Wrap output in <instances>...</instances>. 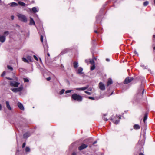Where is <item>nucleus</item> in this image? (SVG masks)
<instances>
[{"label": "nucleus", "instance_id": "1", "mask_svg": "<svg viewBox=\"0 0 155 155\" xmlns=\"http://www.w3.org/2000/svg\"><path fill=\"white\" fill-rule=\"evenodd\" d=\"M72 99L78 102H81L83 99L82 97L76 93L73 94L71 96Z\"/></svg>", "mask_w": 155, "mask_h": 155}, {"label": "nucleus", "instance_id": "2", "mask_svg": "<svg viewBox=\"0 0 155 155\" xmlns=\"http://www.w3.org/2000/svg\"><path fill=\"white\" fill-rule=\"evenodd\" d=\"M17 15L21 21L24 22H26L27 21V18L25 15L18 13H17Z\"/></svg>", "mask_w": 155, "mask_h": 155}, {"label": "nucleus", "instance_id": "3", "mask_svg": "<svg viewBox=\"0 0 155 155\" xmlns=\"http://www.w3.org/2000/svg\"><path fill=\"white\" fill-rule=\"evenodd\" d=\"M10 84L12 87H17L20 84V83L15 81H10L9 82Z\"/></svg>", "mask_w": 155, "mask_h": 155}, {"label": "nucleus", "instance_id": "4", "mask_svg": "<svg viewBox=\"0 0 155 155\" xmlns=\"http://www.w3.org/2000/svg\"><path fill=\"white\" fill-rule=\"evenodd\" d=\"M133 80V78L130 77H128L126 78L124 81L125 84H128L131 82Z\"/></svg>", "mask_w": 155, "mask_h": 155}, {"label": "nucleus", "instance_id": "5", "mask_svg": "<svg viewBox=\"0 0 155 155\" xmlns=\"http://www.w3.org/2000/svg\"><path fill=\"white\" fill-rule=\"evenodd\" d=\"M6 40L5 36L0 35V42L3 43L5 42Z\"/></svg>", "mask_w": 155, "mask_h": 155}, {"label": "nucleus", "instance_id": "6", "mask_svg": "<svg viewBox=\"0 0 155 155\" xmlns=\"http://www.w3.org/2000/svg\"><path fill=\"white\" fill-rule=\"evenodd\" d=\"M88 147V145L87 144H83L80 146L78 147V149L79 150H81L87 148Z\"/></svg>", "mask_w": 155, "mask_h": 155}, {"label": "nucleus", "instance_id": "7", "mask_svg": "<svg viewBox=\"0 0 155 155\" xmlns=\"http://www.w3.org/2000/svg\"><path fill=\"white\" fill-rule=\"evenodd\" d=\"M99 86L100 89L101 90H104L105 89V87L104 84L101 82H100L99 83Z\"/></svg>", "mask_w": 155, "mask_h": 155}, {"label": "nucleus", "instance_id": "8", "mask_svg": "<svg viewBox=\"0 0 155 155\" xmlns=\"http://www.w3.org/2000/svg\"><path fill=\"white\" fill-rule=\"evenodd\" d=\"M18 106V107L21 110H24V108L23 104L21 103L18 102L17 104Z\"/></svg>", "mask_w": 155, "mask_h": 155}, {"label": "nucleus", "instance_id": "9", "mask_svg": "<svg viewBox=\"0 0 155 155\" xmlns=\"http://www.w3.org/2000/svg\"><path fill=\"white\" fill-rule=\"evenodd\" d=\"M88 87V86H86L85 87H83L81 88H76L75 89L77 90H83L84 91L86 89H87Z\"/></svg>", "mask_w": 155, "mask_h": 155}, {"label": "nucleus", "instance_id": "10", "mask_svg": "<svg viewBox=\"0 0 155 155\" xmlns=\"http://www.w3.org/2000/svg\"><path fill=\"white\" fill-rule=\"evenodd\" d=\"M30 25H35V23L33 19L31 17H30Z\"/></svg>", "mask_w": 155, "mask_h": 155}, {"label": "nucleus", "instance_id": "11", "mask_svg": "<svg viewBox=\"0 0 155 155\" xmlns=\"http://www.w3.org/2000/svg\"><path fill=\"white\" fill-rule=\"evenodd\" d=\"M32 11L34 13H36L38 11L39 9L38 8L35 7L32 8Z\"/></svg>", "mask_w": 155, "mask_h": 155}, {"label": "nucleus", "instance_id": "12", "mask_svg": "<svg viewBox=\"0 0 155 155\" xmlns=\"http://www.w3.org/2000/svg\"><path fill=\"white\" fill-rule=\"evenodd\" d=\"M6 105L7 108L9 110H12L11 107L10 106L9 104V102L8 101H6Z\"/></svg>", "mask_w": 155, "mask_h": 155}, {"label": "nucleus", "instance_id": "13", "mask_svg": "<svg viewBox=\"0 0 155 155\" xmlns=\"http://www.w3.org/2000/svg\"><path fill=\"white\" fill-rule=\"evenodd\" d=\"M30 135V134L28 132H27L24 134L23 138H28Z\"/></svg>", "mask_w": 155, "mask_h": 155}, {"label": "nucleus", "instance_id": "14", "mask_svg": "<svg viewBox=\"0 0 155 155\" xmlns=\"http://www.w3.org/2000/svg\"><path fill=\"white\" fill-rule=\"evenodd\" d=\"M83 70V69L81 67H79L78 69V73L80 74H82V71Z\"/></svg>", "mask_w": 155, "mask_h": 155}, {"label": "nucleus", "instance_id": "15", "mask_svg": "<svg viewBox=\"0 0 155 155\" xmlns=\"http://www.w3.org/2000/svg\"><path fill=\"white\" fill-rule=\"evenodd\" d=\"M73 66L75 68H77L78 66V63L76 61L74 62L73 63Z\"/></svg>", "mask_w": 155, "mask_h": 155}, {"label": "nucleus", "instance_id": "16", "mask_svg": "<svg viewBox=\"0 0 155 155\" xmlns=\"http://www.w3.org/2000/svg\"><path fill=\"white\" fill-rule=\"evenodd\" d=\"M23 86L22 85H21L19 87L17 88L18 91H21L23 90Z\"/></svg>", "mask_w": 155, "mask_h": 155}, {"label": "nucleus", "instance_id": "17", "mask_svg": "<svg viewBox=\"0 0 155 155\" xmlns=\"http://www.w3.org/2000/svg\"><path fill=\"white\" fill-rule=\"evenodd\" d=\"M18 3L20 5L22 6H25L26 5L25 3L21 1L18 2Z\"/></svg>", "mask_w": 155, "mask_h": 155}, {"label": "nucleus", "instance_id": "18", "mask_svg": "<svg viewBox=\"0 0 155 155\" xmlns=\"http://www.w3.org/2000/svg\"><path fill=\"white\" fill-rule=\"evenodd\" d=\"M113 122L115 124H118L119 120H116L114 118H113L112 119Z\"/></svg>", "mask_w": 155, "mask_h": 155}, {"label": "nucleus", "instance_id": "19", "mask_svg": "<svg viewBox=\"0 0 155 155\" xmlns=\"http://www.w3.org/2000/svg\"><path fill=\"white\" fill-rule=\"evenodd\" d=\"M134 128L135 129H140V126L138 124H135L134 126Z\"/></svg>", "mask_w": 155, "mask_h": 155}, {"label": "nucleus", "instance_id": "20", "mask_svg": "<svg viewBox=\"0 0 155 155\" xmlns=\"http://www.w3.org/2000/svg\"><path fill=\"white\" fill-rule=\"evenodd\" d=\"M68 51V49H66L63 50L61 53V55L63 54L66 53H67Z\"/></svg>", "mask_w": 155, "mask_h": 155}, {"label": "nucleus", "instance_id": "21", "mask_svg": "<svg viewBox=\"0 0 155 155\" xmlns=\"http://www.w3.org/2000/svg\"><path fill=\"white\" fill-rule=\"evenodd\" d=\"M112 83V80L111 79H109L107 82V85L108 86L111 84Z\"/></svg>", "mask_w": 155, "mask_h": 155}, {"label": "nucleus", "instance_id": "22", "mask_svg": "<svg viewBox=\"0 0 155 155\" xmlns=\"http://www.w3.org/2000/svg\"><path fill=\"white\" fill-rule=\"evenodd\" d=\"M27 59L30 62H32L33 61V59L32 57L30 56H28L27 57Z\"/></svg>", "mask_w": 155, "mask_h": 155}, {"label": "nucleus", "instance_id": "23", "mask_svg": "<svg viewBox=\"0 0 155 155\" xmlns=\"http://www.w3.org/2000/svg\"><path fill=\"white\" fill-rule=\"evenodd\" d=\"M18 5L17 3L13 2L11 3V6L12 7L17 6Z\"/></svg>", "mask_w": 155, "mask_h": 155}, {"label": "nucleus", "instance_id": "24", "mask_svg": "<svg viewBox=\"0 0 155 155\" xmlns=\"http://www.w3.org/2000/svg\"><path fill=\"white\" fill-rule=\"evenodd\" d=\"M11 90L12 91L14 92H18V90L17 88H12Z\"/></svg>", "mask_w": 155, "mask_h": 155}, {"label": "nucleus", "instance_id": "25", "mask_svg": "<svg viewBox=\"0 0 155 155\" xmlns=\"http://www.w3.org/2000/svg\"><path fill=\"white\" fill-rule=\"evenodd\" d=\"M147 114H145L144 117L143 119V121L144 123H145L146 120L147 119Z\"/></svg>", "mask_w": 155, "mask_h": 155}, {"label": "nucleus", "instance_id": "26", "mask_svg": "<svg viewBox=\"0 0 155 155\" xmlns=\"http://www.w3.org/2000/svg\"><path fill=\"white\" fill-rule=\"evenodd\" d=\"M22 60L23 61H24L26 63H28V60H27L25 58H22Z\"/></svg>", "mask_w": 155, "mask_h": 155}, {"label": "nucleus", "instance_id": "27", "mask_svg": "<svg viewBox=\"0 0 155 155\" xmlns=\"http://www.w3.org/2000/svg\"><path fill=\"white\" fill-rule=\"evenodd\" d=\"M90 63L92 65L94 64V61L93 59L89 61Z\"/></svg>", "mask_w": 155, "mask_h": 155}, {"label": "nucleus", "instance_id": "28", "mask_svg": "<svg viewBox=\"0 0 155 155\" xmlns=\"http://www.w3.org/2000/svg\"><path fill=\"white\" fill-rule=\"evenodd\" d=\"M30 149L28 147H26L25 148V151L26 152L30 151Z\"/></svg>", "mask_w": 155, "mask_h": 155}, {"label": "nucleus", "instance_id": "29", "mask_svg": "<svg viewBox=\"0 0 155 155\" xmlns=\"http://www.w3.org/2000/svg\"><path fill=\"white\" fill-rule=\"evenodd\" d=\"M7 68L8 69L10 70L11 71H12L13 70V68L10 66L8 65L7 66Z\"/></svg>", "mask_w": 155, "mask_h": 155}, {"label": "nucleus", "instance_id": "30", "mask_svg": "<svg viewBox=\"0 0 155 155\" xmlns=\"http://www.w3.org/2000/svg\"><path fill=\"white\" fill-rule=\"evenodd\" d=\"M65 91V90L64 89L61 90L60 92V94H63Z\"/></svg>", "mask_w": 155, "mask_h": 155}, {"label": "nucleus", "instance_id": "31", "mask_svg": "<svg viewBox=\"0 0 155 155\" xmlns=\"http://www.w3.org/2000/svg\"><path fill=\"white\" fill-rule=\"evenodd\" d=\"M149 4V2L148 1L145 2L143 3V5L144 6H147Z\"/></svg>", "mask_w": 155, "mask_h": 155}, {"label": "nucleus", "instance_id": "32", "mask_svg": "<svg viewBox=\"0 0 155 155\" xmlns=\"http://www.w3.org/2000/svg\"><path fill=\"white\" fill-rule=\"evenodd\" d=\"M9 34V32L8 31H6L4 32V36H6L8 35Z\"/></svg>", "mask_w": 155, "mask_h": 155}, {"label": "nucleus", "instance_id": "33", "mask_svg": "<svg viewBox=\"0 0 155 155\" xmlns=\"http://www.w3.org/2000/svg\"><path fill=\"white\" fill-rule=\"evenodd\" d=\"M95 68V66L94 64L93 65V66H91V70H94Z\"/></svg>", "mask_w": 155, "mask_h": 155}, {"label": "nucleus", "instance_id": "34", "mask_svg": "<svg viewBox=\"0 0 155 155\" xmlns=\"http://www.w3.org/2000/svg\"><path fill=\"white\" fill-rule=\"evenodd\" d=\"M24 80L25 82H28L29 81V80L28 78H24Z\"/></svg>", "mask_w": 155, "mask_h": 155}, {"label": "nucleus", "instance_id": "35", "mask_svg": "<svg viewBox=\"0 0 155 155\" xmlns=\"http://www.w3.org/2000/svg\"><path fill=\"white\" fill-rule=\"evenodd\" d=\"M43 37L42 35H41V37H40V40H41V42H43Z\"/></svg>", "mask_w": 155, "mask_h": 155}, {"label": "nucleus", "instance_id": "36", "mask_svg": "<svg viewBox=\"0 0 155 155\" xmlns=\"http://www.w3.org/2000/svg\"><path fill=\"white\" fill-rule=\"evenodd\" d=\"M72 91V90H67L65 91V93L67 94L68 93H70V92H71Z\"/></svg>", "mask_w": 155, "mask_h": 155}, {"label": "nucleus", "instance_id": "37", "mask_svg": "<svg viewBox=\"0 0 155 155\" xmlns=\"http://www.w3.org/2000/svg\"><path fill=\"white\" fill-rule=\"evenodd\" d=\"M144 89H142L140 91H139V92L140 93L141 92H142V94L143 95L144 92Z\"/></svg>", "mask_w": 155, "mask_h": 155}, {"label": "nucleus", "instance_id": "38", "mask_svg": "<svg viewBox=\"0 0 155 155\" xmlns=\"http://www.w3.org/2000/svg\"><path fill=\"white\" fill-rule=\"evenodd\" d=\"M84 92L85 93H86V94H87L88 95H91V93L87 91H84Z\"/></svg>", "mask_w": 155, "mask_h": 155}, {"label": "nucleus", "instance_id": "39", "mask_svg": "<svg viewBox=\"0 0 155 155\" xmlns=\"http://www.w3.org/2000/svg\"><path fill=\"white\" fill-rule=\"evenodd\" d=\"M34 58L35 59V60H37V61H38V58H37V57L35 55H34Z\"/></svg>", "mask_w": 155, "mask_h": 155}, {"label": "nucleus", "instance_id": "40", "mask_svg": "<svg viewBox=\"0 0 155 155\" xmlns=\"http://www.w3.org/2000/svg\"><path fill=\"white\" fill-rule=\"evenodd\" d=\"M5 74V71H4L1 74V76H4Z\"/></svg>", "mask_w": 155, "mask_h": 155}, {"label": "nucleus", "instance_id": "41", "mask_svg": "<svg viewBox=\"0 0 155 155\" xmlns=\"http://www.w3.org/2000/svg\"><path fill=\"white\" fill-rule=\"evenodd\" d=\"M72 155H77V153L75 152H74L72 153Z\"/></svg>", "mask_w": 155, "mask_h": 155}, {"label": "nucleus", "instance_id": "42", "mask_svg": "<svg viewBox=\"0 0 155 155\" xmlns=\"http://www.w3.org/2000/svg\"><path fill=\"white\" fill-rule=\"evenodd\" d=\"M25 145H26L25 143H23V145H22V147L23 148L24 147H25Z\"/></svg>", "mask_w": 155, "mask_h": 155}, {"label": "nucleus", "instance_id": "43", "mask_svg": "<svg viewBox=\"0 0 155 155\" xmlns=\"http://www.w3.org/2000/svg\"><path fill=\"white\" fill-rule=\"evenodd\" d=\"M89 98L90 99L94 100V98L92 97H89Z\"/></svg>", "mask_w": 155, "mask_h": 155}, {"label": "nucleus", "instance_id": "44", "mask_svg": "<svg viewBox=\"0 0 155 155\" xmlns=\"http://www.w3.org/2000/svg\"><path fill=\"white\" fill-rule=\"evenodd\" d=\"M14 16H13V15H12V16H11V19H12V20H14Z\"/></svg>", "mask_w": 155, "mask_h": 155}, {"label": "nucleus", "instance_id": "45", "mask_svg": "<svg viewBox=\"0 0 155 155\" xmlns=\"http://www.w3.org/2000/svg\"><path fill=\"white\" fill-rule=\"evenodd\" d=\"M51 79V78L50 77H49V78H46V80H47V81H49L50 80V79Z\"/></svg>", "mask_w": 155, "mask_h": 155}, {"label": "nucleus", "instance_id": "46", "mask_svg": "<svg viewBox=\"0 0 155 155\" xmlns=\"http://www.w3.org/2000/svg\"><path fill=\"white\" fill-rule=\"evenodd\" d=\"M6 78L8 79V80H12V79L10 78L9 77H6Z\"/></svg>", "mask_w": 155, "mask_h": 155}, {"label": "nucleus", "instance_id": "47", "mask_svg": "<svg viewBox=\"0 0 155 155\" xmlns=\"http://www.w3.org/2000/svg\"><path fill=\"white\" fill-rule=\"evenodd\" d=\"M99 17L98 16H97L96 17V20H98V19H99Z\"/></svg>", "mask_w": 155, "mask_h": 155}, {"label": "nucleus", "instance_id": "48", "mask_svg": "<svg viewBox=\"0 0 155 155\" xmlns=\"http://www.w3.org/2000/svg\"><path fill=\"white\" fill-rule=\"evenodd\" d=\"M97 141H94L93 143V145L94 144L96 143H97Z\"/></svg>", "mask_w": 155, "mask_h": 155}, {"label": "nucleus", "instance_id": "49", "mask_svg": "<svg viewBox=\"0 0 155 155\" xmlns=\"http://www.w3.org/2000/svg\"><path fill=\"white\" fill-rule=\"evenodd\" d=\"M116 117H117L119 119H120V117H119V116L118 117L117 115H116Z\"/></svg>", "mask_w": 155, "mask_h": 155}, {"label": "nucleus", "instance_id": "50", "mask_svg": "<svg viewBox=\"0 0 155 155\" xmlns=\"http://www.w3.org/2000/svg\"><path fill=\"white\" fill-rule=\"evenodd\" d=\"M2 107L1 105L0 104V110H1L2 109Z\"/></svg>", "mask_w": 155, "mask_h": 155}, {"label": "nucleus", "instance_id": "51", "mask_svg": "<svg viewBox=\"0 0 155 155\" xmlns=\"http://www.w3.org/2000/svg\"><path fill=\"white\" fill-rule=\"evenodd\" d=\"M106 61H110V60H109V59H108V58H107V59H106Z\"/></svg>", "mask_w": 155, "mask_h": 155}, {"label": "nucleus", "instance_id": "52", "mask_svg": "<svg viewBox=\"0 0 155 155\" xmlns=\"http://www.w3.org/2000/svg\"><path fill=\"white\" fill-rule=\"evenodd\" d=\"M94 32L96 33H98V31L97 30H95L94 31Z\"/></svg>", "mask_w": 155, "mask_h": 155}, {"label": "nucleus", "instance_id": "53", "mask_svg": "<svg viewBox=\"0 0 155 155\" xmlns=\"http://www.w3.org/2000/svg\"><path fill=\"white\" fill-rule=\"evenodd\" d=\"M85 61L86 63H87L88 62V61L87 60H85Z\"/></svg>", "mask_w": 155, "mask_h": 155}, {"label": "nucleus", "instance_id": "54", "mask_svg": "<svg viewBox=\"0 0 155 155\" xmlns=\"http://www.w3.org/2000/svg\"><path fill=\"white\" fill-rule=\"evenodd\" d=\"M139 155H144L142 153H140L139 154Z\"/></svg>", "mask_w": 155, "mask_h": 155}, {"label": "nucleus", "instance_id": "55", "mask_svg": "<svg viewBox=\"0 0 155 155\" xmlns=\"http://www.w3.org/2000/svg\"><path fill=\"white\" fill-rule=\"evenodd\" d=\"M134 53H135V54H137V52L136 51H135L134 52Z\"/></svg>", "mask_w": 155, "mask_h": 155}, {"label": "nucleus", "instance_id": "56", "mask_svg": "<svg viewBox=\"0 0 155 155\" xmlns=\"http://www.w3.org/2000/svg\"><path fill=\"white\" fill-rule=\"evenodd\" d=\"M103 11V9H101V10H100V12H102Z\"/></svg>", "mask_w": 155, "mask_h": 155}, {"label": "nucleus", "instance_id": "57", "mask_svg": "<svg viewBox=\"0 0 155 155\" xmlns=\"http://www.w3.org/2000/svg\"><path fill=\"white\" fill-rule=\"evenodd\" d=\"M47 55H48V56H50V54H49V53H48L47 54Z\"/></svg>", "mask_w": 155, "mask_h": 155}, {"label": "nucleus", "instance_id": "58", "mask_svg": "<svg viewBox=\"0 0 155 155\" xmlns=\"http://www.w3.org/2000/svg\"><path fill=\"white\" fill-rule=\"evenodd\" d=\"M153 38H155V35H153Z\"/></svg>", "mask_w": 155, "mask_h": 155}, {"label": "nucleus", "instance_id": "59", "mask_svg": "<svg viewBox=\"0 0 155 155\" xmlns=\"http://www.w3.org/2000/svg\"><path fill=\"white\" fill-rule=\"evenodd\" d=\"M19 94L20 95H21V93H20Z\"/></svg>", "mask_w": 155, "mask_h": 155}, {"label": "nucleus", "instance_id": "60", "mask_svg": "<svg viewBox=\"0 0 155 155\" xmlns=\"http://www.w3.org/2000/svg\"><path fill=\"white\" fill-rule=\"evenodd\" d=\"M17 152L16 153V155H17Z\"/></svg>", "mask_w": 155, "mask_h": 155}, {"label": "nucleus", "instance_id": "61", "mask_svg": "<svg viewBox=\"0 0 155 155\" xmlns=\"http://www.w3.org/2000/svg\"><path fill=\"white\" fill-rule=\"evenodd\" d=\"M154 48V50H155V46L154 47V48Z\"/></svg>", "mask_w": 155, "mask_h": 155}, {"label": "nucleus", "instance_id": "62", "mask_svg": "<svg viewBox=\"0 0 155 155\" xmlns=\"http://www.w3.org/2000/svg\"><path fill=\"white\" fill-rule=\"evenodd\" d=\"M30 11H31V9H30Z\"/></svg>", "mask_w": 155, "mask_h": 155}, {"label": "nucleus", "instance_id": "63", "mask_svg": "<svg viewBox=\"0 0 155 155\" xmlns=\"http://www.w3.org/2000/svg\"><path fill=\"white\" fill-rule=\"evenodd\" d=\"M1 0H0V2H1Z\"/></svg>", "mask_w": 155, "mask_h": 155}, {"label": "nucleus", "instance_id": "64", "mask_svg": "<svg viewBox=\"0 0 155 155\" xmlns=\"http://www.w3.org/2000/svg\"><path fill=\"white\" fill-rule=\"evenodd\" d=\"M16 80H17V78H16Z\"/></svg>", "mask_w": 155, "mask_h": 155}]
</instances>
